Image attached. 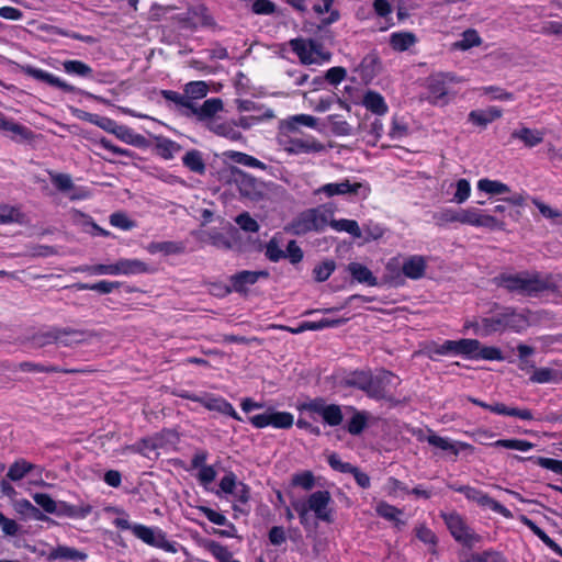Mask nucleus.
Segmentation results:
<instances>
[{
	"label": "nucleus",
	"instance_id": "1",
	"mask_svg": "<svg viewBox=\"0 0 562 562\" xmlns=\"http://www.w3.org/2000/svg\"><path fill=\"white\" fill-rule=\"evenodd\" d=\"M428 357L436 360V356L448 353L462 356L470 360H504L499 348L493 346H483L480 340L471 338H461L459 340H445L441 345L432 344L427 349Z\"/></svg>",
	"mask_w": 562,
	"mask_h": 562
},
{
	"label": "nucleus",
	"instance_id": "2",
	"mask_svg": "<svg viewBox=\"0 0 562 562\" xmlns=\"http://www.w3.org/2000/svg\"><path fill=\"white\" fill-rule=\"evenodd\" d=\"M497 286L508 292L524 296H536L543 291H554L555 285L539 278L538 274L529 276L528 272L506 273L503 272L494 278Z\"/></svg>",
	"mask_w": 562,
	"mask_h": 562
},
{
	"label": "nucleus",
	"instance_id": "3",
	"mask_svg": "<svg viewBox=\"0 0 562 562\" xmlns=\"http://www.w3.org/2000/svg\"><path fill=\"white\" fill-rule=\"evenodd\" d=\"M216 173L220 181L227 184H236L243 198L256 202L263 199L267 184L240 168L227 165Z\"/></svg>",
	"mask_w": 562,
	"mask_h": 562
},
{
	"label": "nucleus",
	"instance_id": "4",
	"mask_svg": "<svg viewBox=\"0 0 562 562\" xmlns=\"http://www.w3.org/2000/svg\"><path fill=\"white\" fill-rule=\"evenodd\" d=\"M333 210L326 205L307 209L291 222L289 231L296 236L310 232H323L328 226V218L333 217Z\"/></svg>",
	"mask_w": 562,
	"mask_h": 562
},
{
	"label": "nucleus",
	"instance_id": "5",
	"mask_svg": "<svg viewBox=\"0 0 562 562\" xmlns=\"http://www.w3.org/2000/svg\"><path fill=\"white\" fill-rule=\"evenodd\" d=\"M289 45L303 65H321L331 58V54L324 50L323 44L313 38H292Z\"/></svg>",
	"mask_w": 562,
	"mask_h": 562
},
{
	"label": "nucleus",
	"instance_id": "6",
	"mask_svg": "<svg viewBox=\"0 0 562 562\" xmlns=\"http://www.w3.org/2000/svg\"><path fill=\"white\" fill-rule=\"evenodd\" d=\"M395 375L385 369L379 370L375 374L371 372L369 376V382L367 384V387L364 390V393L369 398L375 400V401H385L390 403L392 407L405 404L407 402V398L398 400L392 394H390L386 390V387L391 384L392 379Z\"/></svg>",
	"mask_w": 562,
	"mask_h": 562
},
{
	"label": "nucleus",
	"instance_id": "7",
	"mask_svg": "<svg viewBox=\"0 0 562 562\" xmlns=\"http://www.w3.org/2000/svg\"><path fill=\"white\" fill-rule=\"evenodd\" d=\"M297 409L321 416L323 422L330 427L339 426L344 420L341 407L337 404H327L324 397H315L300 403Z\"/></svg>",
	"mask_w": 562,
	"mask_h": 562
},
{
	"label": "nucleus",
	"instance_id": "8",
	"mask_svg": "<svg viewBox=\"0 0 562 562\" xmlns=\"http://www.w3.org/2000/svg\"><path fill=\"white\" fill-rule=\"evenodd\" d=\"M440 516L453 539L468 549H472L476 542L482 540V537L475 533L458 513H441Z\"/></svg>",
	"mask_w": 562,
	"mask_h": 562
},
{
	"label": "nucleus",
	"instance_id": "9",
	"mask_svg": "<svg viewBox=\"0 0 562 562\" xmlns=\"http://www.w3.org/2000/svg\"><path fill=\"white\" fill-rule=\"evenodd\" d=\"M448 487L456 492L462 493L469 501L475 502L480 506L490 507L493 512L502 515L505 518L513 517V514L508 508H506L499 502L495 501L488 494L482 492L481 490H477L470 485L456 484H448Z\"/></svg>",
	"mask_w": 562,
	"mask_h": 562
},
{
	"label": "nucleus",
	"instance_id": "10",
	"mask_svg": "<svg viewBox=\"0 0 562 562\" xmlns=\"http://www.w3.org/2000/svg\"><path fill=\"white\" fill-rule=\"evenodd\" d=\"M249 422L256 428L272 426L279 429H289L294 424V417L289 412H278L269 407L265 413L250 416Z\"/></svg>",
	"mask_w": 562,
	"mask_h": 562
},
{
	"label": "nucleus",
	"instance_id": "11",
	"mask_svg": "<svg viewBox=\"0 0 562 562\" xmlns=\"http://www.w3.org/2000/svg\"><path fill=\"white\" fill-rule=\"evenodd\" d=\"M133 533L148 546L162 549L166 552H177L176 542L167 540L166 532L160 529H153L145 525L135 524Z\"/></svg>",
	"mask_w": 562,
	"mask_h": 562
},
{
	"label": "nucleus",
	"instance_id": "12",
	"mask_svg": "<svg viewBox=\"0 0 562 562\" xmlns=\"http://www.w3.org/2000/svg\"><path fill=\"white\" fill-rule=\"evenodd\" d=\"M24 74L35 80L45 82L46 85H48L50 87L57 88L65 93L81 94V95L85 94L89 98L93 97L91 93L86 92V91L68 83L67 81L60 79L59 77H57L44 69L36 68L33 66H26L24 68Z\"/></svg>",
	"mask_w": 562,
	"mask_h": 562
},
{
	"label": "nucleus",
	"instance_id": "13",
	"mask_svg": "<svg viewBox=\"0 0 562 562\" xmlns=\"http://www.w3.org/2000/svg\"><path fill=\"white\" fill-rule=\"evenodd\" d=\"M330 502V493L324 490L312 493L305 503L308 510L315 513L317 519L331 524L334 521L333 510L327 508Z\"/></svg>",
	"mask_w": 562,
	"mask_h": 562
},
{
	"label": "nucleus",
	"instance_id": "14",
	"mask_svg": "<svg viewBox=\"0 0 562 562\" xmlns=\"http://www.w3.org/2000/svg\"><path fill=\"white\" fill-rule=\"evenodd\" d=\"M453 81L450 74H438L428 80L429 100L432 104H446L448 95V83Z\"/></svg>",
	"mask_w": 562,
	"mask_h": 562
},
{
	"label": "nucleus",
	"instance_id": "15",
	"mask_svg": "<svg viewBox=\"0 0 562 562\" xmlns=\"http://www.w3.org/2000/svg\"><path fill=\"white\" fill-rule=\"evenodd\" d=\"M223 101L221 98L206 99L201 105L198 102L192 103V108L188 115H194L199 121L216 120L215 115L223 110Z\"/></svg>",
	"mask_w": 562,
	"mask_h": 562
},
{
	"label": "nucleus",
	"instance_id": "16",
	"mask_svg": "<svg viewBox=\"0 0 562 562\" xmlns=\"http://www.w3.org/2000/svg\"><path fill=\"white\" fill-rule=\"evenodd\" d=\"M301 126L315 127L316 119L308 114H296L289 116L279 122V133L283 136H289L291 133L300 131Z\"/></svg>",
	"mask_w": 562,
	"mask_h": 562
},
{
	"label": "nucleus",
	"instance_id": "17",
	"mask_svg": "<svg viewBox=\"0 0 562 562\" xmlns=\"http://www.w3.org/2000/svg\"><path fill=\"white\" fill-rule=\"evenodd\" d=\"M345 271L351 277V283L367 284L368 286H376L378 278L364 265L360 262H349L345 266Z\"/></svg>",
	"mask_w": 562,
	"mask_h": 562
},
{
	"label": "nucleus",
	"instance_id": "18",
	"mask_svg": "<svg viewBox=\"0 0 562 562\" xmlns=\"http://www.w3.org/2000/svg\"><path fill=\"white\" fill-rule=\"evenodd\" d=\"M240 233L236 227L229 226L227 234L220 232L209 233L210 244L218 249L232 250L237 248Z\"/></svg>",
	"mask_w": 562,
	"mask_h": 562
},
{
	"label": "nucleus",
	"instance_id": "19",
	"mask_svg": "<svg viewBox=\"0 0 562 562\" xmlns=\"http://www.w3.org/2000/svg\"><path fill=\"white\" fill-rule=\"evenodd\" d=\"M503 110L498 106H488L486 109L472 110L468 115V121L473 125L485 128L490 123L499 119Z\"/></svg>",
	"mask_w": 562,
	"mask_h": 562
},
{
	"label": "nucleus",
	"instance_id": "20",
	"mask_svg": "<svg viewBox=\"0 0 562 562\" xmlns=\"http://www.w3.org/2000/svg\"><path fill=\"white\" fill-rule=\"evenodd\" d=\"M91 512L92 506L89 504L71 505L64 501H56V513H53V515L82 519L89 516Z\"/></svg>",
	"mask_w": 562,
	"mask_h": 562
},
{
	"label": "nucleus",
	"instance_id": "21",
	"mask_svg": "<svg viewBox=\"0 0 562 562\" xmlns=\"http://www.w3.org/2000/svg\"><path fill=\"white\" fill-rule=\"evenodd\" d=\"M501 311L495 316L482 318L483 324V337L490 336L496 331H503L506 329V316L505 306H501L498 303H494L490 312Z\"/></svg>",
	"mask_w": 562,
	"mask_h": 562
},
{
	"label": "nucleus",
	"instance_id": "22",
	"mask_svg": "<svg viewBox=\"0 0 562 562\" xmlns=\"http://www.w3.org/2000/svg\"><path fill=\"white\" fill-rule=\"evenodd\" d=\"M207 126L217 136L231 138L232 140H239L241 138V134L236 130L234 121H222L217 117L209 122Z\"/></svg>",
	"mask_w": 562,
	"mask_h": 562
},
{
	"label": "nucleus",
	"instance_id": "23",
	"mask_svg": "<svg viewBox=\"0 0 562 562\" xmlns=\"http://www.w3.org/2000/svg\"><path fill=\"white\" fill-rule=\"evenodd\" d=\"M426 260L423 256H411L403 263L402 271L405 277L418 280L424 277L426 271Z\"/></svg>",
	"mask_w": 562,
	"mask_h": 562
},
{
	"label": "nucleus",
	"instance_id": "24",
	"mask_svg": "<svg viewBox=\"0 0 562 562\" xmlns=\"http://www.w3.org/2000/svg\"><path fill=\"white\" fill-rule=\"evenodd\" d=\"M417 36L413 32H393L390 35V46L395 52H406L417 43Z\"/></svg>",
	"mask_w": 562,
	"mask_h": 562
},
{
	"label": "nucleus",
	"instance_id": "25",
	"mask_svg": "<svg viewBox=\"0 0 562 562\" xmlns=\"http://www.w3.org/2000/svg\"><path fill=\"white\" fill-rule=\"evenodd\" d=\"M506 329H512L516 333L525 330L530 326L529 317L522 312L518 313L514 307L505 306Z\"/></svg>",
	"mask_w": 562,
	"mask_h": 562
},
{
	"label": "nucleus",
	"instance_id": "26",
	"mask_svg": "<svg viewBox=\"0 0 562 562\" xmlns=\"http://www.w3.org/2000/svg\"><path fill=\"white\" fill-rule=\"evenodd\" d=\"M427 441L430 446L437 447L445 451H451L458 456L460 450H473V446L467 442H451L448 438L440 437L432 434L427 437Z\"/></svg>",
	"mask_w": 562,
	"mask_h": 562
},
{
	"label": "nucleus",
	"instance_id": "27",
	"mask_svg": "<svg viewBox=\"0 0 562 562\" xmlns=\"http://www.w3.org/2000/svg\"><path fill=\"white\" fill-rule=\"evenodd\" d=\"M362 104L368 111L376 115H384L389 111V106L381 93L368 90L362 100Z\"/></svg>",
	"mask_w": 562,
	"mask_h": 562
},
{
	"label": "nucleus",
	"instance_id": "28",
	"mask_svg": "<svg viewBox=\"0 0 562 562\" xmlns=\"http://www.w3.org/2000/svg\"><path fill=\"white\" fill-rule=\"evenodd\" d=\"M182 164L191 172L203 176L206 172V164L203 155L198 149L188 150L182 157Z\"/></svg>",
	"mask_w": 562,
	"mask_h": 562
},
{
	"label": "nucleus",
	"instance_id": "29",
	"mask_svg": "<svg viewBox=\"0 0 562 562\" xmlns=\"http://www.w3.org/2000/svg\"><path fill=\"white\" fill-rule=\"evenodd\" d=\"M509 457L514 460H517L518 462H532L541 468H544L547 470H550L557 474L562 475V461L558 459L552 458H544V457H521L518 454H509Z\"/></svg>",
	"mask_w": 562,
	"mask_h": 562
},
{
	"label": "nucleus",
	"instance_id": "30",
	"mask_svg": "<svg viewBox=\"0 0 562 562\" xmlns=\"http://www.w3.org/2000/svg\"><path fill=\"white\" fill-rule=\"evenodd\" d=\"M363 188L361 182L350 183L349 180H345L340 183H327L323 186L319 191L326 193L328 196H333L335 194H359V190Z\"/></svg>",
	"mask_w": 562,
	"mask_h": 562
},
{
	"label": "nucleus",
	"instance_id": "31",
	"mask_svg": "<svg viewBox=\"0 0 562 562\" xmlns=\"http://www.w3.org/2000/svg\"><path fill=\"white\" fill-rule=\"evenodd\" d=\"M371 374V370H355L340 380L344 387H352L364 392Z\"/></svg>",
	"mask_w": 562,
	"mask_h": 562
},
{
	"label": "nucleus",
	"instance_id": "32",
	"mask_svg": "<svg viewBox=\"0 0 562 562\" xmlns=\"http://www.w3.org/2000/svg\"><path fill=\"white\" fill-rule=\"evenodd\" d=\"M87 553L67 546H57L55 549H53L49 554L47 555L48 561H54L57 559L60 560H67V561H77V560H86Z\"/></svg>",
	"mask_w": 562,
	"mask_h": 562
},
{
	"label": "nucleus",
	"instance_id": "33",
	"mask_svg": "<svg viewBox=\"0 0 562 562\" xmlns=\"http://www.w3.org/2000/svg\"><path fill=\"white\" fill-rule=\"evenodd\" d=\"M117 262V274H142L150 272L149 266L139 259H120Z\"/></svg>",
	"mask_w": 562,
	"mask_h": 562
},
{
	"label": "nucleus",
	"instance_id": "34",
	"mask_svg": "<svg viewBox=\"0 0 562 562\" xmlns=\"http://www.w3.org/2000/svg\"><path fill=\"white\" fill-rule=\"evenodd\" d=\"M284 150L289 154H311L325 150L327 147H334L335 143H285Z\"/></svg>",
	"mask_w": 562,
	"mask_h": 562
},
{
	"label": "nucleus",
	"instance_id": "35",
	"mask_svg": "<svg viewBox=\"0 0 562 562\" xmlns=\"http://www.w3.org/2000/svg\"><path fill=\"white\" fill-rule=\"evenodd\" d=\"M352 409L353 415L348 420L347 425L345 426L346 430L352 435V436H359L361 435L364 429L368 427V419L369 415L364 411H358L353 407H349Z\"/></svg>",
	"mask_w": 562,
	"mask_h": 562
},
{
	"label": "nucleus",
	"instance_id": "36",
	"mask_svg": "<svg viewBox=\"0 0 562 562\" xmlns=\"http://www.w3.org/2000/svg\"><path fill=\"white\" fill-rule=\"evenodd\" d=\"M488 411L498 415L518 417L524 420H530L533 418L531 411L528 408L508 407L504 403L498 402L491 404Z\"/></svg>",
	"mask_w": 562,
	"mask_h": 562
},
{
	"label": "nucleus",
	"instance_id": "37",
	"mask_svg": "<svg viewBox=\"0 0 562 562\" xmlns=\"http://www.w3.org/2000/svg\"><path fill=\"white\" fill-rule=\"evenodd\" d=\"M375 513L385 520L393 521L397 528L405 525V521L398 518V515H402L403 510L384 501L376 504Z\"/></svg>",
	"mask_w": 562,
	"mask_h": 562
},
{
	"label": "nucleus",
	"instance_id": "38",
	"mask_svg": "<svg viewBox=\"0 0 562 562\" xmlns=\"http://www.w3.org/2000/svg\"><path fill=\"white\" fill-rule=\"evenodd\" d=\"M63 69L66 74L81 78H92L93 69L86 63L78 59L63 61Z\"/></svg>",
	"mask_w": 562,
	"mask_h": 562
},
{
	"label": "nucleus",
	"instance_id": "39",
	"mask_svg": "<svg viewBox=\"0 0 562 562\" xmlns=\"http://www.w3.org/2000/svg\"><path fill=\"white\" fill-rule=\"evenodd\" d=\"M233 289L235 292L239 294L247 293V285H252L256 283L254 271L243 270L239 271L229 278Z\"/></svg>",
	"mask_w": 562,
	"mask_h": 562
},
{
	"label": "nucleus",
	"instance_id": "40",
	"mask_svg": "<svg viewBox=\"0 0 562 562\" xmlns=\"http://www.w3.org/2000/svg\"><path fill=\"white\" fill-rule=\"evenodd\" d=\"M122 285L119 281H108V280H101L95 283H82L77 282L72 286L77 290H91L99 292L100 294H109L113 290L119 289Z\"/></svg>",
	"mask_w": 562,
	"mask_h": 562
},
{
	"label": "nucleus",
	"instance_id": "41",
	"mask_svg": "<svg viewBox=\"0 0 562 562\" xmlns=\"http://www.w3.org/2000/svg\"><path fill=\"white\" fill-rule=\"evenodd\" d=\"M328 225L331 228H334V229H336L338 232H347L348 234H350L355 238L362 237V231L359 227L358 222L355 221V220H347V218L334 220V218H328Z\"/></svg>",
	"mask_w": 562,
	"mask_h": 562
},
{
	"label": "nucleus",
	"instance_id": "42",
	"mask_svg": "<svg viewBox=\"0 0 562 562\" xmlns=\"http://www.w3.org/2000/svg\"><path fill=\"white\" fill-rule=\"evenodd\" d=\"M59 327H52L47 331H38L33 334L30 337V341L35 348H43L50 344H56L57 340L60 338L58 334H60Z\"/></svg>",
	"mask_w": 562,
	"mask_h": 562
},
{
	"label": "nucleus",
	"instance_id": "43",
	"mask_svg": "<svg viewBox=\"0 0 562 562\" xmlns=\"http://www.w3.org/2000/svg\"><path fill=\"white\" fill-rule=\"evenodd\" d=\"M274 117H276L274 111H266L265 114H260V115H241L238 117V120L234 121V123L236 125V130L238 127H240L243 130H249L255 125H258L262 122L270 121Z\"/></svg>",
	"mask_w": 562,
	"mask_h": 562
},
{
	"label": "nucleus",
	"instance_id": "44",
	"mask_svg": "<svg viewBox=\"0 0 562 562\" xmlns=\"http://www.w3.org/2000/svg\"><path fill=\"white\" fill-rule=\"evenodd\" d=\"M560 371L551 369V368H536L533 373L529 378V381L532 383H559L560 382Z\"/></svg>",
	"mask_w": 562,
	"mask_h": 562
},
{
	"label": "nucleus",
	"instance_id": "45",
	"mask_svg": "<svg viewBox=\"0 0 562 562\" xmlns=\"http://www.w3.org/2000/svg\"><path fill=\"white\" fill-rule=\"evenodd\" d=\"M334 1L335 0H318V2L313 7V10L317 14L329 13L327 18L322 20L323 25H330L331 23L338 21L340 18L338 10H331Z\"/></svg>",
	"mask_w": 562,
	"mask_h": 562
},
{
	"label": "nucleus",
	"instance_id": "46",
	"mask_svg": "<svg viewBox=\"0 0 562 562\" xmlns=\"http://www.w3.org/2000/svg\"><path fill=\"white\" fill-rule=\"evenodd\" d=\"M60 334L58 336L60 337L56 344H61L65 347H70L72 345H77L83 341V336L86 334L85 330L81 329H75L70 327H59Z\"/></svg>",
	"mask_w": 562,
	"mask_h": 562
},
{
	"label": "nucleus",
	"instance_id": "47",
	"mask_svg": "<svg viewBox=\"0 0 562 562\" xmlns=\"http://www.w3.org/2000/svg\"><path fill=\"white\" fill-rule=\"evenodd\" d=\"M33 469H34L33 463L27 462L24 459H19L10 465V468L7 472V477L10 481L16 482V481L22 480Z\"/></svg>",
	"mask_w": 562,
	"mask_h": 562
},
{
	"label": "nucleus",
	"instance_id": "48",
	"mask_svg": "<svg viewBox=\"0 0 562 562\" xmlns=\"http://www.w3.org/2000/svg\"><path fill=\"white\" fill-rule=\"evenodd\" d=\"M189 14H191L196 21L198 27H211L215 25L213 16L204 4H198L189 8Z\"/></svg>",
	"mask_w": 562,
	"mask_h": 562
},
{
	"label": "nucleus",
	"instance_id": "49",
	"mask_svg": "<svg viewBox=\"0 0 562 562\" xmlns=\"http://www.w3.org/2000/svg\"><path fill=\"white\" fill-rule=\"evenodd\" d=\"M150 254L162 252L164 255L180 254L184 247L181 243L177 241H153L148 245Z\"/></svg>",
	"mask_w": 562,
	"mask_h": 562
},
{
	"label": "nucleus",
	"instance_id": "50",
	"mask_svg": "<svg viewBox=\"0 0 562 562\" xmlns=\"http://www.w3.org/2000/svg\"><path fill=\"white\" fill-rule=\"evenodd\" d=\"M482 38L474 29H468L462 33V38L457 41L453 46L460 50H468L472 47L480 46Z\"/></svg>",
	"mask_w": 562,
	"mask_h": 562
},
{
	"label": "nucleus",
	"instance_id": "51",
	"mask_svg": "<svg viewBox=\"0 0 562 562\" xmlns=\"http://www.w3.org/2000/svg\"><path fill=\"white\" fill-rule=\"evenodd\" d=\"M477 189L482 192L492 195H498L510 191L509 187L501 181L491 180L487 178L481 179L477 182Z\"/></svg>",
	"mask_w": 562,
	"mask_h": 562
},
{
	"label": "nucleus",
	"instance_id": "52",
	"mask_svg": "<svg viewBox=\"0 0 562 562\" xmlns=\"http://www.w3.org/2000/svg\"><path fill=\"white\" fill-rule=\"evenodd\" d=\"M209 87L204 81H190L184 87L186 97L189 101L198 102L206 97Z\"/></svg>",
	"mask_w": 562,
	"mask_h": 562
},
{
	"label": "nucleus",
	"instance_id": "53",
	"mask_svg": "<svg viewBox=\"0 0 562 562\" xmlns=\"http://www.w3.org/2000/svg\"><path fill=\"white\" fill-rule=\"evenodd\" d=\"M161 94L165 100L175 103L179 110H182L187 115L189 114L193 101H189L186 93L181 94L173 90H162Z\"/></svg>",
	"mask_w": 562,
	"mask_h": 562
},
{
	"label": "nucleus",
	"instance_id": "54",
	"mask_svg": "<svg viewBox=\"0 0 562 562\" xmlns=\"http://www.w3.org/2000/svg\"><path fill=\"white\" fill-rule=\"evenodd\" d=\"M29 131L30 130L26 126H23L16 123L14 120L8 119L4 114L0 113V132L4 134L12 133L27 139Z\"/></svg>",
	"mask_w": 562,
	"mask_h": 562
},
{
	"label": "nucleus",
	"instance_id": "55",
	"mask_svg": "<svg viewBox=\"0 0 562 562\" xmlns=\"http://www.w3.org/2000/svg\"><path fill=\"white\" fill-rule=\"evenodd\" d=\"M235 104L238 112H251V115H260L265 114L266 111H273L271 108L250 99H236Z\"/></svg>",
	"mask_w": 562,
	"mask_h": 562
},
{
	"label": "nucleus",
	"instance_id": "56",
	"mask_svg": "<svg viewBox=\"0 0 562 562\" xmlns=\"http://www.w3.org/2000/svg\"><path fill=\"white\" fill-rule=\"evenodd\" d=\"M336 269V262L333 259H325L314 267L313 278L316 282H325Z\"/></svg>",
	"mask_w": 562,
	"mask_h": 562
},
{
	"label": "nucleus",
	"instance_id": "57",
	"mask_svg": "<svg viewBox=\"0 0 562 562\" xmlns=\"http://www.w3.org/2000/svg\"><path fill=\"white\" fill-rule=\"evenodd\" d=\"M348 318H322L318 322H303L302 329L321 330L329 327H339L346 324Z\"/></svg>",
	"mask_w": 562,
	"mask_h": 562
},
{
	"label": "nucleus",
	"instance_id": "58",
	"mask_svg": "<svg viewBox=\"0 0 562 562\" xmlns=\"http://www.w3.org/2000/svg\"><path fill=\"white\" fill-rule=\"evenodd\" d=\"M205 548L210 551L218 562H234L233 553L220 542L211 540Z\"/></svg>",
	"mask_w": 562,
	"mask_h": 562
},
{
	"label": "nucleus",
	"instance_id": "59",
	"mask_svg": "<svg viewBox=\"0 0 562 562\" xmlns=\"http://www.w3.org/2000/svg\"><path fill=\"white\" fill-rule=\"evenodd\" d=\"M227 156L236 164L259 169H267V165L257 158L240 151H229Z\"/></svg>",
	"mask_w": 562,
	"mask_h": 562
},
{
	"label": "nucleus",
	"instance_id": "60",
	"mask_svg": "<svg viewBox=\"0 0 562 562\" xmlns=\"http://www.w3.org/2000/svg\"><path fill=\"white\" fill-rule=\"evenodd\" d=\"M334 103H339L340 106L349 110V105L346 101L341 100L336 93H330L325 97H321L314 105V110L316 112H326L328 111Z\"/></svg>",
	"mask_w": 562,
	"mask_h": 562
},
{
	"label": "nucleus",
	"instance_id": "61",
	"mask_svg": "<svg viewBox=\"0 0 562 562\" xmlns=\"http://www.w3.org/2000/svg\"><path fill=\"white\" fill-rule=\"evenodd\" d=\"M492 446L506 449H516L519 451H528L535 447V443L522 439H498L493 442Z\"/></svg>",
	"mask_w": 562,
	"mask_h": 562
},
{
	"label": "nucleus",
	"instance_id": "62",
	"mask_svg": "<svg viewBox=\"0 0 562 562\" xmlns=\"http://www.w3.org/2000/svg\"><path fill=\"white\" fill-rule=\"evenodd\" d=\"M532 203L539 210L543 217L550 218L557 224H562V212L552 209L551 206L547 205L546 203L536 198L532 199Z\"/></svg>",
	"mask_w": 562,
	"mask_h": 562
},
{
	"label": "nucleus",
	"instance_id": "63",
	"mask_svg": "<svg viewBox=\"0 0 562 562\" xmlns=\"http://www.w3.org/2000/svg\"><path fill=\"white\" fill-rule=\"evenodd\" d=\"M329 130L337 136H346L349 133L350 126L349 124L340 120V116L337 114L329 115L327 117Z\"/></svg>",
	"mask_w": 562,
	"mask_h": 562
},
{
	"label": "nucleus",
	"instance_id": "64",
	"mask_svg": "<svg viewBox=\"0 0 562 562\" xmlns=\"http://www.w3.org/2000/svg\"><path fill=\"white\" fill-rule=\"evenodd\" d=\"M110 224L124 231H130L136 226V223L130 220L124 212L112 213L110 215Z\"/></svg>",
	"mask_w": 562,
	"mask_h": 562
}]
</instances>
